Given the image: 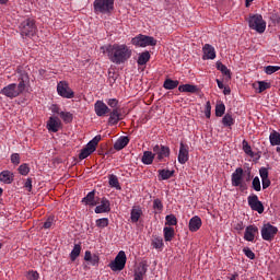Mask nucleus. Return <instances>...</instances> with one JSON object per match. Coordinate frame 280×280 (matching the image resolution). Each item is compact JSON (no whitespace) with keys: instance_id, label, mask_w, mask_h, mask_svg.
<instances>
[{"instance_id":"f257e3e1","label":"nucleus","mask_w":280,"mask_h":280,"mask_svg":"<svg viewBox=\"0 0 280 280\" xmlns=\"http://www.w3.org/2000/svg\"><path fill=\"white\" fill-rule=\"evenodd\" d=\"M101 50L103 54H107L108 60L114 65H124V62H127L132 57V49L126 44L102 46Z\"/></svg>"},{"instance_id":"f03ea898","label":"nucleus","mask_w":280,"mask_h":280,"mask_svg":"<svg viewBox=\"0 0 280 280\" xmlns=\"http://www.w3.org/2000/svg\"><path fill=\"white\" fill-rule=\"evenodd\" d=\"M19 84L11 83L7 86H4L0 94L4 95L5 97H10V100H14V97H19L23 91L27 88V84H30V75H27L26 72L19 71Z\"/></svg>"},{"instance_id":"7ed1b4c3","label":"nucleus","mask_w":280,"mask_h":280,"mask_svg":"<svg viewBox=\"0 0 280 280\" xmlns=\"http://www.w3.org/2000/svg\"><path fill=\"white\" fill-rule=\"evenodd\" d=\"M93 5L95 14H110L115 10V0H95Z\"/></svg>"},{"instance_id":"20e7f679","label":"nucleus","mask_w":280,"mask_h":280,"mask_svg":"<svg viewBox=\"0 0 280 280\" xmlns=\"http://www.w3.org/2000/svg\"><path fill=\"white\" fill-rule=\"evenodd\" d=\"M20 34L23 37L26 36V38L36 36V24L33 20L27 19L20 24Z\"/></svg>"},{"instance_id":"39448f33","label":"nucleus","mask_w":280,"mask_h":280,"mask_svg":"<svg viewBox=\"0 0 280 280\" xmlns=\"http://www.w3.org/2000/svg\"><path fill=\"white\" fill-rule=\"evenodd\" d=\"M248 24L250 30H255L258 34H264L266 32V21L260 14H255L249 16Z\"/></svg>"},{"instance_id":"423d86ee","label":"nucleus","mask_w":280,"mask_h":280,"mask_svg":"<svg viewBox=\"0 0 280 280\" xmlns=\"http://www.w3.org/2000/svg\"><path fill=\"white\" fill-rule=\"evenodd\" d=\"M131 44L135 47H154L156 45V39L152 36L138 35L131 39Z\"/></svg>"},{"instance_id":"0eeeda50","label":"nucleus","mask_w":280,"mask_h":280,"mask_svg":"<svg viewBox=\"0 0 280 280\" xmlns=\"http://www.w3.org/2000/svg\"><path fill=\"white\" fill-rule=\"evenodd\" d=\"M57 93L60 97L66 100H73V97H75V93H73V90H71L67 81H60L57 83Z\"/></svg>"},{"instance_id":"6e6552de","label":"nucleus","mask_w":280,"mask_h":280,"mask_svg":"<svg viewBox=\"0 0 280 280\" xmlns=\"http://www.w3.org/2000/svg\"><path fill=\"white\" fill-rule=\"evenodd\" d=\"M127 259L126 252L120 250L115 257L114 261L109 264V268H112L114 271L124 270L126 268Z\"/></svg>"},{"instance_id":"1a4fd4ad","label":"nucleus","mask_w":280,"mask_h":280,"mask_svg":"<svg viewBox=\"0 0 280 280\" xmlns=\"http://www.w3.org/2000/svg\"><path fill=\"white\" fill-rule=\"evenodd\" d=\"M98 141H89L86 145H84L79 152V161H84V159H89L95 150H97Z\"/></svg>"},{"instance_id":"9d476101","label":"nucleus","mask_w":280,"mask_h":280,"mask_svg":"<svg viewBox=\"0 0 280 280\" xmlns=\"http://www.w3.org/2000/svg\"><path fill=\"white\" fill-rule=\"evenodd\" d=\"M277 233H279V229L270 223L265 224L261 229V237L265 242H272Z\"/></svg>"},{"instance_id":"9b49d317","label":"nucleus","mask_w":280,"mask_h":280,"mask_svg":"<svg viewBox=\"0 0 280 280\" xmlns=\"http://www.w3.org/2000/svg\"><path fill=\"white\" fill-rule=\"evenodd\" d=\"M231 183L232 187L244 189V168L237 167L235 172L232 173Z\"/></svg>"},{"instance_id":"f8f14e48","label":"nucleus","mask_w":280,"mask_h":280,"mask_svg":"<svg viewBox=\"0 0 280 280\" xmlns=\"http://www.w3.org/2000/svg\"><path fill=\"white\" fill-rule=\"evenodd\" d=\"M248 207L252 211H257V213H264V203L259 200L257 195H250L247 197Z\"/></svg>"},{"instance_id":"ddd939ff","label":"nucleus","mask_w":280,"mask_h":280,"mask_svg":"<svg viewBox=\"0 0 280 280\" xmlns=\"http://www.w3.org/2000/svg\"><path fill=\"white\" fill-rule=\"evenodd\" d=\"M177 161L180 165H185L189 161V145L185 144V142H180Z\"/></svg>"},{"instance_id":"4468645a","label":"nucleus","mask_w":280,"mask_h":280,"mask_svg":"<svg viewBox=\"0 0 280 280\" xmlns=\"http://www.w3.org/2000/svg\"><path fill=\"white\" fill-rule=\"evenodd\" d=\"M96 191L92 190L90 191L82 200L81 202L83 205H86L88 207H97L100 205V197L95 196Z\"/></svg>"},{"instance_id":"2eb2a0df","label":"nucleus","mask_w":280,"mask_h":280,"mask_svg":"<svg viewBox=\"0 0 280 280\" xmlns=\"http://www.w3.org/2000/svg\"><path fill=\"white\" fill-rule=\"evenodd\" d=\"M95 213H110V200L108 198L103 197L100 198V203L94 209Z\"/></svg>"},{"instance_id":"dca6fc26","label":"nucleus","mask_w":280,"mask_h":280,"mask_svg":"<svg viewBox=\"0 0 280 280\" xmlns=\"http://www.w3.org/2000/svg\"><path fill=\"white\" fill-rule=\"evenodd\" d=\"M153 152L155 156H158V161H163V159H167L170 156V147L166 145H155L153 148Z\"/></svg>"},{"instance_id":"f3484780","label":"nucleus","mask_w":280,"mask_h":280,"mask_svg":"<svg viewBox=\"0 0 280 280\" xmlns=\"http://www.w3.org/2000/svg\"><path fill=\"white\" fill-rule=\"evenodd\" d=\"M94 110L97 117H104L110 113V108H108V105L103 103L102 101H96L94 104Z\"/></svg>"},{"instance_id":"a211bd4d","label":"nucleus","mask_w":280,"mask_h":280,"mask_svg":"<svg viewBox=\"0 0 280 280\" xmlns=\"http://www.w3.org/2000/svg\"><path fill=\"white\" fill-rule=\"evenodd\" d=\"M62 128V122L58 117H50L47 121V129L49 132H58Z\"/></svg>"},{"instance_id":"6ab92c4d","label":"nucleus","mask_w":280,"mask_h":280,"mask_svg":"<svg viewBox=\"0 0 280 280\" xmlns=\"http://www.w3.org/2000/svg\"><path fill=\"white\" fill-rule=\"evenodd\" d=\"M259 233V228L249 225L245 229L244 240L246 242H255V235Z\"/></svg>"},{"instance_id":"aec40b11","label":"nucleus","mask_w":280,"mask_h":280,"mask_svg":"<svg viewBox=\"0 0 280 280\" xmlns=\"http://www.w3.org/2000/svg\"><path fill=\"white\" fill-rule=\"evenodd\" d=\"M203 60H215V48L210 44H205L203 48Z\"/></svg>"},{"instance_id":"412c9836","label":"nucleus","mask_w":280,"mask_h":280,"mask_svg":"<svg viewBox=\"0 0 280 280\" xmlns=\"http://www.w3.org/2000/svg\"><path fill=\"white\" fill-rule=\"evenodd\" d=\"M0 183H3L4 185H12L14 183V173L11 171H2L0 173Z\"/></svg>"},{"instance_id":"4be33fe9","label":"nucleus","mask_w":280,"mask_h":280,"mask_svg":"<svg viewBox=\"0 0 280 280\" xmlns=\"http://www.w3.org/2000/svg\"><path fill=\"white\" fill-rule=\"evenodd\" d=\"M143 215V210H141V207L133 206L130 212V220L132 224H137L139 220H141V217Z\"/></svg>"},{"instance_id":"5701e85b","label":"nucleus","mask_w":280,"mask_h":280,"mask_svg":"<svg viewBox=\"0 0 280 280\" xmlns=\"http://www.w3.org/2000/svg\"><path fill=\"white\" fill-rule=\"evenodd\" d=\"M200 226H202V219H200V217L195 215L189 220V231L191 233H196V231H200Z\"/></svg>"},{"instance_id":"b1692460","label":"nucleus","mask_w":280,"mask_h":280,"mask_svg":"<svg viewBox=\"0 0 280 280\" xmlns=\"http://www.w3.org/2000/svg\"><path fill=\"white\" fill-rule=\"evenodd\" d=\"M259 175L262 183V189H268V187H270L271 185L270 178H268L269 176L268 170L266 167H261L259 170Z\"/></svg>"},{"instance_id":"393cba45","label":"nucleus","mask_w":280,"mask_h":280,"mask_svg":"<svg viewBox=\"0 0 280 280\" xmlns=\"http://www.w3.org/2000/svg\"><path fill=\"white\" fill-rule=\"evenodd\" d=\"M272 84L268 81H257L253 83V89H255L256 93H264V91H268Z\"/></svg>"},{"instance_id":"a878e982","label":"nucleus","mask_w":280,"mask_h":280,"mask_svg":"<svg viewBox=\"0 0 280 280\" xmlns=\"http://www.w3.org/2000/svg\"><path fill=\"white\" fill-rule=\"evenodd\" d=\"M145 272H148V265L141 262L135 271V280H143Z\"/></svg>"},{"instance_id":"bb28decb","label":"nucleus","mask_w":280,"mask_h":280,"mask_svg":"<svg viewBox=\"0 0 280 280\" xmlns=\"http://www.w3.org/2000/svg\"><path fill=\"white\" fill-rule=\"evenodd\" d=\"M175 171H170V170H159L158 171V178L159 180H170L174 176Z\"/></svg>"},{"instance_id":"cd10ccee","label":"nucleus","mask_w":280,"mask_h":280,"mask_svg":"<svg viewBox=\"0 0 280 280\" xmlns=\"http://www.w3.org/2000/svg\"><path fill=\"white\" fill-rule=\"evenodd\" d=\"M154 156L155 154L151 151H144L141 158L143 165H152V163H154Z\"/></svg>"},{"instance_id":"c85d7f7f","label":"nucleus","mask_w":280,"mask_h":280,"mask_svg":"<svg viewBox=\"0 0 280 280\" xmlns=\"http://www.w3.org/2000/svg\"><path fill=\"white\" fill-rule=\"evenodd\" d=\"M163 233L165 242H172L174 240V235H176V233L174 232V228L172 226H165L163 229Z\"/></svg>"},{"instance_id":"c756f323","label":"nucleus","mask_w":280,"mask_h":280,"mask_svg":"<svg viewBox=\"0 0 280 280\" xmlns=\"http://www.w3.org/2000/svg\"><path fill=\"white\" fill-rule=\"evenodd\" d=\"M119 119H121V115L119 114V109L115 108L109 115L108 122L114 126L115 124L119 122Z\"/></svg>"},{"instance_id":"7c9ffc66","label":"nucleus","mask_w":280,"mask_h":280,"mask_svg":"<svg viewBox=\"0 0 280 280\" xmlns=\"http://www.w3.org/2000/svg\"><path fill=\"white\" fill-rule=\"evenodd\" d=\"M138 65L139 66H143V65H148V62H150V51H143L138 56Z\"/></svg>"},{"instance_id":"2f4dec72","label":"nucleus","mask_w":280,"mask_h":280,"mask_svg":"<svg viewBox=\"0 0 280 280\" xmlns=\"http://www.w3.org/2000/svg\"><path fill=\"white\" fill-rule=\"evenodd\" d=\"M80 253H82V245L74 244V247L70 253L71 261H75L78 259V257H80Z\"/></svg>"},{"instance_id":"473e14b6","label":"nucleus","mask_w":280,"mask_h":280,"mask_svg":"<svg viewBox=\"0 0 280 280\" xmlns=\"http://www.w3.org/2000/svg\"><path fill=\"white\" fill-rule=\"evenodd\" d=\"M178 91L180 93H196V91H198V88L191 84H183L178 86Z\"/></svg>"},{"instance_id":"72a5a7b5","label":"nucleus","mask_w":280,"mask_h":280,"mask_svg":"<svg viewBox=\"0 0 280 280\" xmlns=\"http://www.w3.org/2000/svg\"><path fill=\"white\" fill-rule=\"evenodd\" d=\"M217 69H218V71H221V73L223 75H225L228 78V80H231V70H229V68L225 65L218 61L217 62Z\"/></svg>"},{"instance_id":"f704fd0d","label":"nucleus","mask_w":280,"mask_h":280,"mask_svg":"<svg viewBox=\"0 0 280 280\" xmlns=\"http://www.w3.org/2000/svg\"><path fill=\"white\" fill-rule=\"evenodd\" d=\"M164 89L166 91H172L178 86V81L177 80H172V79H166L163 84Z\"/></svg>"},{"instance_id":"c9c22d12","label":"nucleus","mask_w":280,"mask_h":280,"mask_svg":"<svg viewBox=\"0 0 280 280\" xmlns=\"http://www.w3.org/2000/svg\"><path fill=\"white\" fill-rule=\"evenodd\" d=\"M151 245L153 248H156V250H162L163 249V238L161 236H155L152 238Z\"/></svg>"},{"instance_id":"e433bc0d","label":"nucleus","mask_w":280,"mask_h":280,"mask_svg":"<svg viewBox=\"0 0 280 280\" xmlns=\"http://www.w3.org/2000/svg\"><path fill=\"white\" fill-rule=\"evenodd\" d=\"M222 124L226 128H230V126H233L235 124V119H233V115L225 114L224 117L222 118Z\"/></svg>"},{"instance_id":"4c0bfd02","label":"nucleus","mask_w":280,"mask_h":280,"mask_svg":"<svg viewBox=\"0 0 280 280\" xmlns=\"http://www.w3.org/2000/svg\"><path fill=\"white\" fill-rule=\"evenodd\" d=\"M165 220H166L165 222L166 226H176V224H178V219H176V215L174 214H167L165 217Z\"/></svg>"},{"instance_id":"58836bf2","label":"nucleus","mask_w":280,"mask_h":280,"mask_svg":"<svg viewBox=\"0 0 280 280\" xmlns=\"http://www.w3.org/2000/svg\"><path fill=\"white\" fill-rule=\"evenodd\" d=\"M109 185L115 189L121 190V185H119V178H117V175L109 176Z\"/></svg>"},{"instance_id":"ea45409f","label":"nucleus","mask_w":280,"mask_h":280,"mask_svg":"<svg viewBox=\"0 0 280 280\" xmlns=\"http://www.w3.org/2000/svg\"><path fill=\"white\" fill-rule=\"evenodd\" d=\"M60 117L66 124H71L73 121V114L69 112H60Z\"/></svg>"},{"instance_id":"a19ab883","label":"nucleus","mask_w":280,"mask_h":280,"mask_svg":"<svg viewBox=\"0 0 280 280\" xmlns=\"http://www.w3.org/2000/svg\"><path fill=\"white\" fill-rule=\"evenodd\" d=\"M54 224H56V217L50 215L44 222L43 229H46V230L51 229L54 226Z\"/></svg>"},{"instance_id":"79ce46f5","label":"nucleus","mask_w":280,"mask_h":280,"mask_svg":"<svg viewBox=\"0 0 280 280\" xmlns=\"http://www.w3.org/2000/svg\"><path fill=\"white\" fill-rule=\"evenodd\" d=\"M225 112H226V106L224 105V103L217 104L215 106L217 117H222V115H224Z\"/></svg>"},{"instance_id":"37998d69","label":"nucleus","mask_w":280,"mask_h":280,"mask_svg":"<svg viewBox=\"0 0 280 280\" xmlns=\"http://www.w3.org/2000/svg\"><path fill=\"white\" fill-rule=\"evenodd\" d=\"M95 224H96L97 229H106V226H108V224H109L108 218L97 219L95 221Z\"/></svg>"},{"instance_id":"c03bdc74","label":"nucleus","mask_w":280,"mask_h":280,"mask_svg":"<svg viewBox=\"0 0 280 280\" xmlns=\"http://www.w3.org/2000/svg\"><path fill=\"white\" fill-rule=\"evenodd\" d=\"M18 171L21 176H27V174H30V165L27 163H24L19 166Z\"/></svg>"},{"instance_id":"a18cd8bd","label":"nucleus","mask_w":280,"mask_h":280,"mask_svg":"<svg viewBox=\"0 0 280 280\" xmlns=\"http://www.w3.org/2000/svg\"><path fill=\"white\" fill-rule=\"evenodd\" d=\"M264 71L267 75H272V73H277V71H280V67L279 66H267V67H265Z\"/></svg>"},{"instance_id":"49530a36","label":"nucleus","mask_w":280,"mask_h":280,"mask_svg":"<svg viewBox=\"0 0 280 280\" xmlns=\"http://www.w3.org/2000/svg\"><path fill=\"white\" fill-rule=\"evenodd\" d=\"M252 187L255 191H261V182L259 180V178L257 176L254 177V179L252 182Z\"/></svg>"},{"instance_id":"de8ad7c7","label":"nucleus","mask_w":280,"mask_h":280,"mask_svg":"<svg viewBox=\"0 0 280 280\" xmlns=\"http://www.w3.org/2000/svg\"><path fill=\"white\" fill-rule=\"evenodd\" d=\"M243 150L245 154H248V156H255L253 153V149L250 148V144H248V141H243Z\"/></svg>"},{"instance_id":"09e8293b","label":"nucleus","mask_w":280,"mask_h":280,"mask_svg":"<svg viewBox=\"0 0 280 280\" xmlns=\"http://www.w3.org/2000/svg\"><path fill=\"white\" fill-rule=\"evenodd\" d=\"M26 279L38 280V279H40V275L38 273V271L31 270L26 273Z\"/></svg>"},{"instance_id":"8fccbe9b","label":"nucleus","mask_w":280,"mask_h":280,"mask_svg":"<svg viewBox=\"0 0 280 280\" xmlns=\"http://www.w3.org/2000/svg\"><path fill=\"white\" fill-rule=\"evenodd\" d=\"M128 145V141H116L114 143V150H117L119 152V150H124V148H126Z\"/></svg>"},{"instance_id":"3c124183","label":"nucleus","mask_w":280,"mask_h":280,"mask_svg":"<svg viewBox=\"0 0 280 280\" xmlns=\"http://www.w3.org/2000/svg\"><path fill=\"white\" fill-rule=\"evenodd\" d=\"M11 163L13 165H19L21 163V155L19 153L11 154Z\"/></svg>"},{"instance_id":"603ef678","label":"nucleus","mask_w":280,"mask_h":280,"mask_svg":"<svg viewBox=\"0 0 280 280\" xmlns=\"http://www.w3.org/2000/svg\"><path fill=\"white\" fill-rule=\"evenodd\" d=\"M153 209H156L158 211H163V202L161 201V199L153 200Z\"/></svg>"},{"instance_id":"864d4df0","label":"nucleus","mask_w":280,"mask_h":280,"mask_svg":"<svg viewBox=\"0 0 280 280\" xmlns=\"http://www.w3.org/2000/svg\"><path fill=\"white\" fill-rule=\"evenodd\" d=\"M243 253L248 259H255V254L250 248L248 247L243 248Z\"/></svg>"},{"instance_id":"5fc2aeb1","label":"nucleus","mask_w":280,"mask_h":280,"mask_svg":"<svg viewBox=\"0 0 280 280\" xmlns=\"http://www.w3.org/2000/svg\"><path fill=\"white\" fill-rule=\"evenodd\" d=\"M269 140L270 141H280V133L276 130L271 131L269 135Z\"/></svg>"},{"instance_id":"6e6d98bb","label":"nucleus","mask_w":280,"mask_h":280,"mask_svg":"<svg viewBox=\"0 0 280 280\" xmlns=\"http://www.w3.org/2000/svg\"><path fill=\"white\" fill-rule=\"evenodd\" d=\"M107 104L108 106H110V108H117L119 101H117L116 98H109L107 100Z\"/></svg>"},{"instance_id":"4d7b16f0","label":"nucleus","mask_w":280,"mask_h":280,"mask_svg":"<svg viewBox=\"0 0 280 280\" xmlns=\"http://www.w3.org/2000/svg\"><path fill=\"white\" fill-rule=\"evenodd\" d=\"M89 261L92 266H97L100 264V256L94 254Z\"/></svg>"},{"instance_id":"13d9d810","label":"nucleus","mask_w":280,"mask_h":280,"mask_svg":"<svg viewBox=\"0 0 280 280\" xmlns=\"http://www.w3.org/2000/svg\"><path fill=\"white\" fill-rule=\"evenodd\" d=\"M206 117L209 119L211 117V102L206 103Z\"/></svg>"},{"instance_id":"bf43d9fd","label":"nucleus","mask_w":280,"mask_h":280,"mask_svg":"<svg viewBox=\"0 0 280 280\" xmlns=\"http://www.w3.org/2000/svg\"><path fill=\"white\" fill-rule=\"evenodd\" d=\"M25 189H27V191H32V177H28L24 184Z\"/></svg>"},{"instance_id":"052dcab7","label":"nucleus","mask_w":280,"mask_h":280,"mask_svg":"<svg viewBox=\"0 0 280 280\" xmlns=\"http://www.w3.org/2000/svg\"><path fill=\"white\" fill-rule=\"evenodd\" d=\"M105 150H108V143L106 142L101 144V151H98V154L103 155Z\"/></svg>"},{"instance_id":"680f3d73","label":"nucleus","mask_w":280,"mask_h":280,"mask_svg":"<svg viewBox=\"0 0 280 280\" xmlns=\"http://www.w3.org/2000/svg\"><path fill=\"white\" fill-rule=\"evenodd\" d=\"M51 113H55L57 115H60V107H58V105H52L51 106Z\"/></svg>"},{"instance_id":"e2e57ef3","label":"nucleus","mask_w":280,"mask_h":280,"mask_svg":"<svg viewBox=\"0 0 280 280\" xmlns=\"http://www.w3.org/2000/svg\"><path fill=\"white\" fill-rule=\"evenodd\" d=\"M93 257V254H91V250H86L84 255V260L89 261Z\"/></svg>"},{"instance_id":"0e129e2a","label":"nucleus","mask_w":280,"mask_h":280,"mask_svg":"<svg viewBox=\"0 0 280 280\" xmlns=\"http://www.w3.org/2000/svg\"><path fill=\"white\" fill-rule=\"evenodd\" d=\"M236 231H244V223H237L235 226Z\"/></svg>"},{"instance_id":"69168bd1","label":"nucleus","mask_w":280,"mask_h":280,"mask_svg":"<svg viewBox=\"0 0 280 280\" xmlns=\"http://www.w3.org/2000/svg\"><path fill=\"white\" fill-rule=\"evenodd\" d=\"M116 141H130V139L128 138V136H121L117 138Z\"/></svg>"},{"instance_id":"338daca9","label":"nucleus","mask_w":280,"mask_h":280,"mask_svg":"<svg viewBox=\"0 0 280 280\" xmlns=\"http://www.w3.org/2000/svg\"><path fill=\"white\" fill-rule=\"evenodd\" d=\"M102 139H104V137H102L101 135H97L91 141H102Z\"/></svg>"},{"instance_id":"774afa93","label":"nucleus","mask_w":280,"mask_h":280,"mask_svg":"<svg viewBox=\"0 0 280 280\" xmlns=\"http://www.w3.org/2000/svg\"><path fill=\"white\" fill-rule=\"evenodd\" d=\"M237 277H240V275H238L237 272H234V273L231 276L230 280H236Z\"/></svg>"}]
</instances>
